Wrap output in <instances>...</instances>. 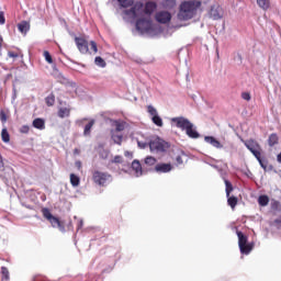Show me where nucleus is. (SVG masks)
Wrapping results in <instances>:
<instances>
[{
	"mask_svg": "<svg viewBox=\"0 0 281 281\" xmlns=\"http://www.w3.org/2000/svg\"><path fill=\"white\" fill-rule=\"evenodd\" d=\"M147 113H149V115H151V117H155V115H158L157 109H155V106H153V105L147 106Z\"/></svg>",
	"mask_w": 281,
	"mask_h": 281,
	"instance_id": "obj_41",
	"label": "nucleus"
},
{
	"mask_svg": "<svg viewBox=\"0 0 281 281\" xmlns=\"http://www.w3.org/2000/svg\"><path fill=\"white\" fill-rule=\"evenodd\" d=\"M224 183L226 186V196H229L232 192H234V186L232 182H229V180H225Z\"/></svg>",
	"mask_w": 281,
	"mask_h": 281,
	"instance_id": "obj_31",
	"label": "nucleus"
},
{
	"mask_svg": "<svg viewBox=\"0 0 281 281\" xmlns=\"http://www.w3.org/2000/svg\"><path fill=\"white\" fill-rule=\"evenodd\" d=\"M1 139L4 142V144H8L10 142V133H8V128L4 127L1 131Z\"/></svg>",
	"mask_w": 281,
	"mask_h": 281,
	"instance_id": "obj_27",
	"label": "nucleus"
},
{
	"mask_svg": "<svg viewBox=\"0 0 281 281\" xmlns=\"http://www.w3.org/2000/svg\"><path fill=\"white\" fill-rule=\"evenodd\" d=\"M198 8H201V1L192 0L182 2L178 13V19L180 21H190V19H193L196 14Z\"/></svg>",
	"mask_w": 281,
	"mask_h": 281,
	"instance_id": "obj_1",
	"label": "nucleus"
},
{
	"mask_svg": "<svg viewBox=\"0 0 281 281\" xmlns=\"http://www.w3.org/2000/svg\"><path fill=\"white\" fill-rule=\"evenodd\" d=\"M204 139L207 144H211V146H214V148H223V145L221 144V142L215 139L213 136H205Z\"/></svg>",
	"mask_w": 281,
	"mask_h": 281,
	"instance_id": "obj_15",
	"label": "nucleus"
},
{
	"mask_svg": "<svg viewBox=\"0 0 281 281\" xmlns=\"http://www.w3.org/2000/svg\"><path fill=\"white\" fill-rule=\"evenodd\" d=\"M124 13L127 16H137V7H132L130 10H125Z\"/></svg>",
	"mask_w": 281,
	"mask_h": 281,
	"instance_id": "obj_35",
	"label": "nucleus"
},
{
	"mask_svg": "<svg viewBox=\"0 0 281 281\" xmlns=\"http://www.w3.org/2000/svg\"><path fill=\"white\" fill-rule=\"evenodd\" d=\"M124 128H126V123L125 122H120V121L115 122L116 133H122V131H124Z\"/></svg>",
	"mask_w": 281,
	"mask_h": 281,
	"instance_id": "obj_29",
	"label": "nucleus"
},
{
	"mask_svg": "<svg viewBox=\"0 0 281 281\" xmlns=\"http://www.w3.org/2000/svg\"><path fill=\"white\" fill-rule=\"evenodd\" d=\"M183 157H186V153L179 151L176 156V164L177 166H181L183 164Z\"/></svg>",
	"mask_w": 281,
	"mask_h": 281,
	"instance_id": "obj_30",
	"label": "nucleus"
},
{
	"mask_svg": "<svg viewBox=\"0 0 281 281\" xmlns=\"http://www.w3.org/2000/svg\"><path fill=\"white\" fill-rule=\"evenodd\" d=\"M184 131L188 137H190L191 139H199L200 134L199 132H196V130H194V124L191 123V125L187 127Z\"/></svg>",
	"mask_w": 281,
	"mask_h": 281,
	"instance_id": "obj_11",
	"label": "nucleus"
},
{
	"mask_svg": "<svg viewBox=\"0 0 281 281\" xmlns=\"http://www.w3.org/2000/svg\"><path fill=\"white\" fill-rule=\"evenodd\" d=\"M94 124H95V121H94V120H91V121L85 126L83 135H86V136L91 135V128H93V125H94Z\"/></svg>",
	"mask_w": 281,
	"mask_h": 281,
	"instance_id": "obj_24",
	"label": "nucleus"
},
{
	"mask_svg": "<svg viewBox=\"0 0 281 281\" xmlns=\"http://www.w3.org/2000/svg\"><path fill=\"white\" fill-rule=\"evenodd\" d=\"M257 4L261 10H269L271 8V0H257Z\"/></svg>",
	"mask_w": 281,
	"mask_h": 281,
	"instance_id": "obj_19",
	"label": "nucleus"
},
{
	"mask_svg": "<svg viewBox=\"0 0 281 281\" xmlns=\"http://www.w3.org/2000/svg\"><path fill=\"white\" fill-rule=\"evenodd\" d=\"M18 30L21 34H27V32H30V23L27 21H22L18 24Z\"/></svg>",
	"mask_w": 281,
	"mask_h": 281,
	"instance_id": "obj_16",
	"label": "nucleus"
},
{
	"mask_svg": "<svg viewBox=\"0 0 281 281\" xmlns=\"http://www.w3.org/2000/svg\"><path fill=\"white\" fill-rule=\"evenodd\" d=\"M277 161H278L279 164H281V153L278 154V156H277Z\"/></svg>",
	"mask_w": 281,
	"mask_h": 281,
	"instance_id": "obj_52",
	"label": "nucleus"
},
{
	"mask_svg": "<svg viewBox=\"0 0 281 281\" xmlns=\"http://www.w3.org/2000/svg\"><path fill=\"white\" fill-rule=\"evenodd\" d=\"M124 156H125V157H133V153H131V151H125V153H124Z\"/></svg>",
	"mask_w": 281,
	"mask_h": 281,
	"instance_id": "obj_50",
	"label": "nucleus"
},
{
	"mask_svg": "<svg viewBox=\"0 0 281 281\" xmlns=\"http://www.w3.org/2000/svg\"><path fill=\"white\" fill-rule=\"evenodd\" d=\"M89 45L92 54H98V43H95V41H90Z\"/></svg>",
	"mask_w": 281,
	"mask_h": 281,
	"instance_id": "obj_40",
	"label": "nucleus"
},
{
	"mask_svg": "<svg viewBox=\"0 0 281 281\" xmlns=\"http://www.w3.org/2000/svg\"><path fill=\"white\" fill-rule=\"evenodd\" d=\"M1 273L3 280H10V271L8 270L7 267H1Z\"/></svg>",
	"mask_w": 281,
	"mask_h": 281,
	"instance_id": "obj_38",
	"label": "nucleus"
},
{
	"mask_svg": "<svg viewBox=\"0 0 281 281\" xmlns=\"http://www.w3.org/2000/svg\"><path fill=\"white\" fill-rule=\"evenodd\" d=\"M20 133H23L24 135H27V133H30V127L27 125H23L20 128Z\"/></svg>",
	"mask_w": 281,
	"mask_h": 281,
	"instance_id": "obj_46",
	"label": "nucleus"
},
{
	"mask_svg": "<svg viewBox=\"0 0 281 281\" xmlns=\"http://www.w3.org/2000/svg\"><path fill=\"white\" fill-rule=\"evenodd\" d=\"M9 58H19V54L14 52H9L8 53Z\"/></svg>",
	"mask_w": 281,
	"mask_h": 281,
	"instance_id": "obj_49",
	"label": "nucleus"
},
{
	"mask_svg": "<svg viewBox=\"0 0 281 281\" xmlns=\"http://www.w3.org/2000/svg\"><path fill=\"white\" fill-rule=\"evenodd\" d=\"M257 161L260 164L261 168L267 170V165H265V162H262V155H259V159H257Z\"/></svg>",
	"mask_w": 281,
	"mask_h": 281,
	"instance_id": "obj_48",
	"label": "nucleus"
},
{
	"mask_svg": "<svg viewBox=\"0 0 281 281\" xmlns=\"http://www.w3.org/2000/svg\"><path fill=\"white\" fill-rule=\"evenodd\" d=\"M280 207H281L280 201L273 200L271 202V209L274 210V212H280Z\"/></svg>",
	"mask_w": 281,
	"mask_h": 281,
	"instance_id": "obj_39",
	"label": "nucleus"
},
{
	"mask_svg": "<svg viewBox=\"0 0 281 281\" xmlns=\"http://www.w3.org/2000/svg\"><path fill=\"white\" fill-rule=\"evenodd\" d=\"M227 203L232 210H236V206L238 205V198L234 195H228L227 196Z\"/></svg>",
	"mask_w": 281,
	"mask_h": 281,
	"instance_id": "obj_21",
	"label": "nucleus"
},
{
	"mask_svg": "<svg viewBox=\"0 0 281 281\" xmlns=\"http://www.w3.org/2000/svg\"><path fill=\"white\" fill-rule=\"evenodd\" d=\"M117 1L122 8H131V5L135 3V0H117Z\"/></svg>",
	"mask_w": 281,
	"mask_h": 281,
	"instance_id": "obj_32",
	"label": "nucleus"
},
{
	"mask_svg": "<svg viewBox=\"0 0 281 281\" xmlns=\"http://www.w3.org/2000/svg\"><path fill=\"white\" fill-rule=\"evenodd\" d=\"M172 20V14H170V12L168 11H159L158 13H156V21L158 23H170V21Z\"/></svg>",
	"mask_w": 281,
	"mask_h": 281,
	"instance_id": "obj_10",
	"label": "nucleus"
},
{
	"mask_svg": "<svg viewBox=\"0 0 281 281\" xmlns=\"http://www.w3.org/2000/svg\"><path fill=\"white\" fill-rule=\"evenodd\" d=\"M124 162V158L120 155L115 156L110 164H123Z\"/></svg>",
	"mask_w": 281,
	"mask_h": 281,
	"instance_id": "obj_42",
	"label": "nucleus"
},
{
	"mask_svg": "<svg viewBox=\"0 0 281 281\" xmlns=\"http://www.w3.org/2000/svg\"><path fill=\"white\" fill-rule=\"evenodd\" d=\"M100 157H101V159H108L109 158V150L102 149L100 151Z\"/></svg>",
	"mask_w": 281,
	"mask_h": 281,
	"instance_id": "obj_44",
	"label": "nucleus"
},
{
	"mask_svg": "<svg viewBox=\"0 0 281 281\" xmlns=\"http://www.w3.org/2000/svg\"><path fill=\"white\" fill-rule=\"evenodd\" d=\"M70 114L71 110L69 108H60L57 113L58 117H61V120L65 117H69Z\"/></svg>",
	"mask_w": 281,
	"mask_h": 281,
	"instance_id": "obj_20",
	"label": "nucleus"
},
{
	"mask_svg": "<svg viewBox=\"0 0 281 281\" xmlns=\"http://www.w3.org/2000/svg\"><path fill=\"white\" fill-rule=\"evenodd\" d=\"M151 153H166L170 145L161 138H155L149 142Z\"/></svg>",
	"mask_w": 281,
	"mask_h": 281,
	"instance_id": "obj_5",
	"label": "nucleus"
},
{
	"mask_svg": "<svg viewBox=\"0 0 281 281\" xmlns=\"http://www.w3.org/2000/svg\"><path fill=\"white\" fill-rule=\"evenodd\" d=\"M3 47V37L0 35V49Z\"/></svg>",
	"mask_w": 281,
	"mask_h": 281,
	"instance_id": "obj_51",
	"label": "nucleus"
},
{
	"mask_svg": "<svg viewBox=\"0 0 281 281\" xmlns=\"http://www.w3.org/2000/svg\"><path fill=\"white\" fill-rule=\"evenodd\" d=\"M132 169L134 170L136 177H142L144 175V171L142 170V164L139 162V160H133Z\"/></svg>",
	"mask_w": 281,
	"mask_h": 281,
	"instance_id": "obj_13",
	"label": "nucleus"
},
{
	"mask_svg": "<svg viewBox=\"0 0 281 281\" xmlns=\"http://www.w3.org/2000/svg\"><path fill=\"white\" fill-rule=\"evenodd\" d=\"M170 122H171V124H175V126L177 128H180L181 131H186L192 124V122H190V120H188L183 116L172 117L170 120Z\"/></svg>",
	"mask_w": 281,
	"mask_h": 281,
	"instance_id": "obj_8",
	"label": "nucleus"
},
{
	"mask_svg": "<svg viewBox=\"0 0 281 281\" xmlns=\"http://www.w3.org/2000/svg\"><path fill=\"white\" fill-rule=\"evenodd\" d=\"M94 63L98 65V67H106V61H104L100 56L94 58Z\"/></svg>",
	"mask_w": 281,
	"mask_h": 281,
	"instance_id": "obj_37",
	"label": "nucleus"
},
{
	"mask_svg": "<svg viewBox=\"0 0 281 281\" xmlns=\"http://www.w3.org/2000/svg\"><path fill=\"white\" fill-rule=\"evenodd\" d=\"M136 30L140 32V34H146L153 30V23L148 19H138L136 21Z\"/></svg>",
	"mask_w": 281,
	"mask_h": 281,
	"instance_id": "obj_7",
	"label": "nucleus"
},
{
	"mask_svg": "<svg viewBox=\"0 0 281 281\" xmlns=\"http://www.w3.org/2000/svg\"><path fill=\"white\" fill-rule=\"evenodd\" d=\"M156 172H170L172 170V165L171 164H158L155 166Z\"/></svg>",
	"mask_w": 281,
	"mask_h": 281,
	"instance_id": "obj_12",
	"label": "nucleus"
},
{
	"mask_svg": "<svg viewBox=\"0 0 281 281\" xmlns=\"http://www.w3.org/2000/svg\"><path fill=\"white\" fill-rule=\"evenodd\" d=\"M70 183L74 188H78V186H80V177L75 173H70Z\"/></svg>",
	"mask_w": 281,
	"mask_h": 281,
	"instance_id": "obj_25",
	"label": "nucleus"
},
{
	"mask_svg": "<svg viewBox=\"0 0 281 281\" xmlns=\"http://www.w3.org/2000/svg\"><path fill=\"white\" fill-rule=\"evenodd\" d=\"M236 234L238 238V247H239L240 254H243V256H249L251 251H254L255 244L248 243L249 237L243 234V232L237 231Z\"/></svg>",
	"mask_w": 281,
	"mask_h": 281,
	"instance_id": "obj_2",
	"label": "nucleus"
},
{
	"mask_svg": "<svg viewBox=\"0 0 281 281\" xmlns=\"http://www.w3.org/2000/svg\"><path fill=\"white\" fill-rule=\"evenodd\" d=\"M258 204L261 207H267V205H269V195H260L258 198Z\"/></svg>",
	"mask_w": 281,
	"mask_h": 281,
	"instance_id": "obj_23",
	"label": "nucleus"
},
{
	"mask_svg": "<svg viewBox=\"0 0 281 281\" xmlns=\"http://www.w3.org/2000/svg\"><path fill=\"white\" fill-rule=\"evenodd\" d=\"M0 121L2 124H5V122H8V113H5L3 110L0 111Z\"/></svg>",
	"mask_w": 281,
	"mask_h": 281,
	"instance_id": "obj_43",
	"label": "nucleus"
},
{
	"mask_svg": "<svg viewBox=\"0 0 281 281\" xmlns=\"http://www.w3.org/2000/svg\"><path fill=\"white\" fill-rule=\"evenodd\" d=\"M75 43L80 54H92V52L89 50V42L86 38L75 37Z\"/></svg>",
	"mask_w": 281,
	"mask_h": 281,
	"instance_id": "obj_9",
	"label": "nucleus"
},
{
	"mask_svg": "<svg viewBox=\"0 0 281 281\" xmlns=\"http://www.w3.org/2000/svg\"><path fill=\"white\" fill-rule=\"evenodd\" d=\"M155 10H157V3L155 2H146L145 4V14H153V12H155Z\"/></svg>",
	"mask_w": 281,
	"mask_h": 281,
	"instance_id": "obj_17",
	"label": "nucleus"
},
{
	"mask_svg": "<svg viewBox=\"0 0 281 281\" xmlns=\"http://www.w3.org/2000/svg\"><path fill=\"white\" fill-rule=\"evenodd\" d=\"M43 217L50 223L52 227L59 229V232H65V222L60 221L58 217L54 216L52 214V211L49 209L45 207L42 209Z\"/></svg>",
	"mask_w": 281,
	"mask_h": 281,
	"instance_id": "obj_4",
	"label": "nucleus"
},
{
	"mask_svg": "<svg viewBox=\"0 0 281 281\" xmlns=\"http://www.w3.org/2000/svg\"><path fill=\"white\" fill-rule=\"evenodd\" d=\"M45 103L48 106H54V104H56V95L54 93H50L48 97L45 98Z\"/></svg>",
	"mask_w": 281,
	"mask_h": 281,
	"instance_id": "obj_26",
	"label": "nucleus"
},
{
	"mask_svg": "<svg viewBox=\"0 0 281 281\" xmlns=\"http://www.w3.org/2000/svg\"><path fill=\"white\" fill-rule=\"evenodd\" d=\"M278 142H280L278 134H276V133L270 134V136L268 138L269 146L273 147V146H276V144H278Z\"/></svg>",
	"mask_w": 281,
	"mask_h": 281,
	"instance_id": "obj_22",
	"label": "nucleus"
},
{
	"mask_svg": "<svg viewBox=\"0 0 281 281\" xmlns=\"http://www.w3.org/2000/svg\"><path fill=\"white\" fill-rule=\"evenodd\" d=\"M155 164H157V158H155L153 156H147L145 158V165L146 166H155Z\"/></svg>",
	"mask_w": 281,
	"mask_h": 281,
	"instance_id": "obj_33",
	"label": "nucleus"
},
{
	"mask_svg": "<svg viewBox=\"0 0 281 281\" xmlns=\"http://www.w3.org/2000/svg\"><path fill=\"white\" fill-rule=\"evenodd\" d=\"M112 139H113L114 144H117L119 146H122V139H123L122 135L113 133L112 134Z\"/></svg>",
	"mask_w": 281,
	"mask_h": 281,
	"instance_id": "obj_34",
	"label": "nucleus"
},
{
	"mask_svg": "<svg viewBox=\"0 0 281 281\" xmlns=\"http://www.w3.org/2000/svg\"><path fill=\"white\" fill-rule=\"evenodd\" d=\"M0 25H5V15L3 11H0Z\"/></svg>",
	"mask_w": 281,
	"mask_h": 281,
	"instance_id": "obj_47",
	"label": "nucleus"
},
{
	"mask_svg": "<svg viewBox=\"0 0 281 281\" xmlns=\"http://www.w3.org/2000/svg\"><path fill=\"white\" fill-rule=\"evenodd\" d=\"M33 127L37 131H45V120L37 117L33 121Z\"/></svg>",
	"mask_w": 281,
	"mask_h": 281,
	"instance_id": "obj_14",
	"label": "nucleus"
},
{
	"mask_svg": "<svg viewBox=\"0 0 281 281\" xmlns=\"http://www.w3.org/2000/svg\"><path fill=\"white\" fill-rule=\"evenodd\" d=\"M241 98L243 100H246V102H249V100H251V94L249 92H243Z\"/></svg>",
	"mask_w": 281,
	"mask_h": 281,
	"instance_id": "obj_45",
	"label": "nucleus"
},
{
	"mask_svg": "<svg viewBox=\"0 0 281 281\" xmlns=\"http://www.w3.org/2000/svg\"><path fill=\"white\" fill-rule=\"evenodd\" d=\"M92 181L95 186H100L101 188H106L111 181H113V176L109 172L94 170L92 171Z\"/></svg>",
	"mask_w": 281,
	"mask_h": 281,
	"instance_id": "obj_3",
	"label": "nucleus"
},
{
	"mask_svg": "<svg viewBox=\"0 0 281 281\" xmlns=\"http://www.w3.org/2000/svg\"><path fill=\"white\" fill-rule=\"evenodd\" d=\"M0 168H3V160L0 158Z\"/></svg>",
	"mask_w": 281,
	"mask_h": 281,
	"instance_id": "obj_53",
	"label": "nucleus"
},
{
	"mask_svg": "<svg viewBox=\"0 0 281 281\" xmlns=\"http://www.w3.org/2000/svg\"><path fill=\"white\" fill-rule=\"evenodd\" d=\"M210 16L213 19V21H218V19H223V14H221V11L216 8H211Z\"/></svg>",
	"mask_w": 281,
	"mask_h": 281,
	"instance_id": "obj_18",
	"label": "nucleus"
},
{
	"mask_svg": "<svg viewBox=\"0 0 281 281\" xmlns=\"http://www.w3.org/2000/svg\"><path fill=\"white\" fill-rule=\"evenodd\" d=\"M43 56L46 63H48V65H52L54 63V59L52 58V54H49V50H44Z\"/></svg>",
	"mask_w": 281,
	"mask_h": 281,
	"instance_id": "obj_36",
	"label": "nucleus"
},
{
	"mask_svg": "<svg viewBox=\"0 0 281 281\" xmlns=\"http://www.w3.org/2000/svg\"><path fill=\"white\" fill-rule=\"evenodd\" d=\"M244 146L251 151L256 159H260V155H262V147H260V144L256 142V139L244 140Z\"/></svg>",
	"mask_w": 281,
	"mask_h": 281,
	"instance_id": "obj_6",
	"label": "nucleus"
},
{
	"mask_svg": "<svg viewBox=\"0 0 281 281\" xmlns=\"http://www.w3.org/2000/svg\"><path fill=\"white\" fill-rule=\"evenodd\" d=\"M151 121L156 126H164V120L161 119V116H159V114H156L155 116H151Z\"/></svg>",
	"mask_w": 281,
	"mask_h": 281,
	"instance_id": "obj_28",
	"label": "nucleus"
}]
</instances>
